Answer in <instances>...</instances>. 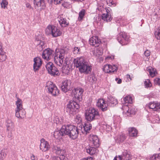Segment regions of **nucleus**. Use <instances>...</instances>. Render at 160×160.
<instances>
[{
	"label": "nucleus",
	"mask_w": 160,
	"mask_h": 160,
	"mask_svg": "<svg viewBox=\"0 0 160 160\" xmlns=\"http://www.w3.org/2000/svg\"><path fill=\"white\" fill-rule=\"evenodd\" d=\"M75 66L78 68L81 73L88 74L92 70V66L86 62L83 57H78L73 61Z\"/></svg>",
	"instance_id": "f257e3e1"
},
{
	"label": "nucleus",
	"mask_w": 160,
	"mask_h": 160,
	"mask_svg": "<svg viewBox=\"0 0 160 160\" xmlns=\"http://www.w3.org/2000/svg\"><path fill=\"white\" fill-rule=\"evenodd\" d=\"M85 118L87 120L91 122L96 119H99L100 116L97 110L90 108L86 111Z\"/></svg>",
	"instance_id": "f03ea898"
},
{
	"label": "nucleus",
	"mask_w": 160,
	"mask_h": 160,
	"mask_svg": "<svg viewBox=\"0 0 160 160\" xmlns=\"http://www.w3.org/2000/svg\"><path fill=\"white\" fill-rule=\"evenodd\" d=\"M64 131H65L66 135H68L71 138L75 139L78 136L79 131L77 128L72 125H65Z\"/></svg>",
	"instance_id": "7ed1b4c3"
},
{
	"label": "nucleus",
	"mask_w": 160,
	"mask_h": 160,
	"mask_svg": "<svg viewBox=\"0 0 160 160\" xmlns=\"http://www.w3.org/2000/svg\"><path fill=\"white\" fill-rule=\"evenodd\" d=\"M79 108V104L73 101H70L67 105V112L70 114L74 115L78 111Z\"/></svg>",
	"instance_id": "20e7f679"
},
{
	"label": "nucleus",
	"mask_w": 160,
	"mask_h": 160,
	"mask_svg": "<svg viewBox=\"0 0 160 160\" xmlns=\"http://www.w3.org/2000/svg\"><path fill=\"white\" fill-rule=\"evenodd\" d=\"M46 34L48 35L51 34L53 37H56L61 35L62 32L60 30L54 26L49 25L46 28L45 30Z\"/></svg>",
	"instance_id": "39448f33"
},
{
	"label": "nucleus",
	"mask_w": 160,
	"mask_h": 160,
	"mask_svg": "<svg viewBox=\"0 0 160 160\" xmlns=\"http://www.w3.org/2000/svg\"><path fill=\"white\" fill-rule=\"evenodd\" d=\"M65 55V51L63 49H61L57 52L54 57L55 63L59 66H61L63 64Z\"/></svg>",
	"instance_id": "423d86ee"
},
{
	"label": "nucleus",
	"mask_w": 160,
	"mask_h": 160,
	"mask_svg": "<svg viewBox=\"0 0 160 160\" xmlns=\"http://www.w3.org/2000/svg\"><path fill=\"white\" fill-rule=\"evenodd\" d=\"M46 88L53 96H57L59 94V91L56 86L51 81H48L46 83Z\"/></svg>",
	"instance_id": "0eeeda50"
},
{
	"label": "nucleus",
	"mask_w": 160,
	"mask_h": 160,
	"mask_svg": "<svg viewBox=\"0 0 160 160\" xmlns=\"http://www.w3.org/2000/svg\"><path fill=\"white\" fill-rule=\"evenodd\" d=\"M46 68L48 73L53 76H58L59 75V71L58 68L51 62L48 63L46 65Z\"/></svg>",
	"instance_id": "6e6552de"
},
{
	"label": "nucleus",
	"mask_w": 160,
	"mask_h": 160,
	"mask_svg": "<svg viewBox=\"0 0 160 160\" xmlns=\"http://www.w3.org/2000/svg\"><path fill=\"white\" fill-rule=\"evenodd\" d=\"M129 37L125 32H121L119 33L117 40L122 45L127 44L128 42Z\"/></svg>",
	"instance_id": "1a4fd4ad"
},
{
	"label": "nucleus",
	"mask_w": 160,
	"mask_h": 160,
	"mask_svg": "<svg viewBox=\"0 0 160 160\" xmlns=\"http://www.w3.org/2000/svg\"><path fill=\"white\" fill-rule=\"evenodd\" d=\"M131 159V155L130 152L127 150H124L122 155H119L118 157L116 156L113 160H130Z\"/></svg>",
	"instance_id": "9d476101"
},
{
	"label": "nucleus",
	"mask_w": 160,
	"mask_h": 160,
	"mask_svg": "<svg viewBox=\"0 0 160 160\" xmlns=\"http://www.w3.org/2000/svg\"><path fill=\"white\" fill-rule=\"evenodd\" d=\"M34 63L33 65V69L35 72L38 71L42 65V61L41 59L39 57H37L33 59Z\"/></svg>",
	"instance_id": "9b49d317"
},
{
	"label": "nucleus",
	"mask_w": 160,
	"mask_h": 160,
	"mask_svg": "<svg viewBox=\"0 0 160 160\" xmlns=\"http://www.w3.org/2000/svg\"><path fill=\"white\" fill-rule=\"evenodd\" d=\"M103 71L106 73H112L116 72L118 70L117 66L115 65H111L109 64H106L103 68Z\"/></svg>",
	"instance_id": "f8f14e48"
},
{
	"label": "nucleus",
	"mask_w": 160,
	"mask_h": 160,
	"mask_svg": "<svg viewBox=\"0 0 160 160\" xmlns=\"http://www.w3.org/2000/svg\"><path fill=\"white\" fill-rule=\"evenodd\" d=\"M83 92V90L81 88L74 89L72 90V95L75 99L80 100Z\"/></svg>",
	"instance_id": "ddd939ff"
},
{
	"label": "nucleus",
	"mask_w": 160,
	"mask_h": 160,
	"mask_svg": "<svg viewBox=\"0 0 160 160\" xmlns=\"http://www.w3.org/2000/svg\"><path fill=\"white\" fill-rule=\"evenodd\" d=\"M53 51L49 48L44 50L42 54V58L46 60H48L53 57Z\"/></svg>",
	"instance_id": "4468645a"
},
{
	"label": "nucleus",
	"mask_w": 160,
	"mask_h": 160,
	"mask_svg": "<svg viewBox=\"0 0 160 160\" xmlns=\"http://www.w3.org/2000/svg\"><path fill=\"white\" fill-rule=\"evenodd\" d=\"M50 148V146L48 142L45 140L43 138L41 140V143L40 145V149L43 152L48 151Z\"/></svg>",
	"instance_id": "2eb2a0df"
},
{
	"label": "nucleus",
	"mask_w": 160,
	"mask_h": 160,
	"mask_svg": "<svg viewBox=\"0 0 160 160\" xmlns=\"http://www.w3.org/2000/svg\"><path fill=\"white\" fill-rule=\"evenodd\" d=\"M71 83L70 80H66L62 82V85L61 87V90L64 92H67L70 88V85Z\"/></svg>",
	"instance_id": "dca6fc26"
},
{
	"label": "nucleus",
	"mask_w": 160,
	"mask_h": 160,
	"mask_svg": "<svg viewBox=\"0 0 160 160\" xmlns=\"http://www.w3.org/2000/svg\"><path fill=\"white\" fill-rule=\"evenodd\" d=\"M97 106L100 108L103 111H106L108 109V105L102 99H99L97 103Z\"/></svg>",
	"instance_id": "f3484780"
},
{
	"label": "nucleus",
	"mask_w": 160,
	"mask_h": 160,
	"mask_svg": "<svg viewBox=\"0 0 160 160\" xmlns=\"http://www.w3.org/2000/svg\"><path fill=\"white\" fill-rule=\"evenodd\" d=\"M58 21L61 27H65L68 26L69 22L65 16L63 15H60L58 17Z\"/></svg>",
	"instance_id": "a211bd4d"
},
{
	"label": "nucleus",
	"mask_w": 160,
	"mask_h": 160,
	"mask_svg": "<svg viewBox=\"0 0 160 160\" xmlns=\"http://www.w3.org/2000/svg\"><path fill=\"white\" fill-rule=\"evenodd\" d=\"M90 144L93 146L98 147L99 145V140L98 137L94 135L91 136L90 138Z\"/></svg>",
	"instance_id": "6ab92c4d"
},
{
	"label": "nucleus",
	"mask_w": 160,
	"mask_h": 160,
	"mask_svg": "<svg viewBox=\"0 0 160 160\" xmlns=\"http://www.w3.org/2000/svg\"><path fill=\"white\" fill-rule=\"evenodd\" d=\"M101 42L100 39L97 36L92 37L89 39L90 44L95 47L98 46Z\"/></svg>",
	"instance_id": "aec40b11"
},
{
	"label": "nucleus",
	"mask_w": 160,
	"mask_h": 160,
	"mask_svg": "<svg viewBox=\"0 0 160 160\" xmlns=\"http://www.w3.org/2000/svg\"><path fill=\"white\" fill-rule=\"evenodd\" d=\"M65 126H63L61 129L60 130L55 131L54 133V137L57 139H59L62 138V136L66 135L65 131H64L63 129L65 128Z\"/></svg>",
	"instance_id": "412c9836"
},
{
	"label": "nucleus",
	"mask_w": 160,
	"mask_h": 160,
	"mask_svg": "<svg viewBox=\"0 0 160 160\" xmlns=\"http://www.w3.org/2000/svg\"><path fill=\"white\" fill-rule=\"evenodd\" d=\"M44 0H34L35 8L38 10H41L45 7Z\"/></svg>",
	"instance_id": "4be33fe9"
},
{
	"label": "nucleus",
	"mask_w": 160,
	"mask_h": 160,
	"mask_svg": "<svg viewBox=\"0 0 160 160\" xmlns=\"http://www.w3.org/2000/svg\"><path fill=\"white\" fill-rule=\"evenodd\" d=\"M26 114L24 109L15 111V116L19 119L24 118L26 116Z\"/></svg>",
	"instance_id": "5701e85b"
},
{
	"label": "nucleus",
	"mask_w": 160,
	"mask_h": 160,
	"mask_svg": "<svg viewBox=\"0 0 160 160\" xmlns=\"http://www.w3.org/2000/svg\"><path fill=\"white\" fill-rule=\"evenodd\" d=\"M7 56L6 55L5 52L2 48V45L0 43V62H2L4 61L6 59Z\"/></svg>",
	"instance_id": "b1692460"
},
{
	"label": "nucleus",
	"mask_w": 160,
	"mask_h": 160,
	"mask_svg": "<svg viewBox=\"0 0 160 160\" xmlns=\"http://www.w3.org/2000/svg\"><path fill=\"white\" fill-rule=\"evenodd\" d=\"M128 132L130 137H136L137 136L138 131L134 128H129Z\"/></svg>",
	"instance_id": "393cba45"
},
{
	"label": "nucleus",
	"mask_w": 160,
	"mask_h": 160,
	"mask_svg": "<svg viewBox=\"0 0 160 160\" xmlns=\"http://www.w3.org/2000/svg\"><path fill=\"white\" fill-rule=\"evenodd\" d=\"M16 104L17 107L15 109V111L24 109L23 108L22 101L18 98H17V100L16 102Z\"/></svg>",
	"instance_id": "a878e982"
},
{
	"label": "nucleus",
	"mask_w": 160,
	"mask_h": 160,
	"mask_svg": "<svg viewBox=\"0 0 160 160\" xmlns=\"http://www.w3.org/2000/svg\"><path fill=\"white\" fill-rule=\"evenodd\" d=\"M7 130L10 132L12 131L14 128V124L12 121L10 120H8L6 125Z\"/></svg>",
	"instance_id": "bb28decb"
},
{
	"label": "nucleus",
	"mask_w": 160,
	"mask_h": 160,
	"mask_svg": "<svg viewBox=\"0 0 160 160\" xmlns=\"http://www.w3.org/2000/svg\"><path fill=\"white\" fill-rule=\"evenodd\" d=\"M102 18L103 20L107 22H110L112 20V18L109 13H104L102 15Z\"/></svg>",
	"instance_id": "cd10ccee"
},
{
	"label": "nucleus",
	"mask_w": 160,
	"mask_h": 160,
	"mask_svg": "<svg viewBox=\"0 0 160 160\" xmlns=\"http://www.w3.org/2000/svg\"><path fill=\"white\" fill-rule=\"evenodd\" d=\"M147 70L149 72L150 75L152 77H154L157 73L156 69L151 66L147 67Z\"/></svg>",
	"instance_id": "c85d7f7f"
},
{
	"label": "nucleus",
	"mask_w": 160,
	"mask_h": 160,
	"mask_svg": "<svg viewBox=\"0 0 160 160\" xmlns=\"http://www.w3.org/2000/svg\"><path fill=\"white\" fill-rule=\"evenodd\" d=\"M87 153H88L91 155H92L95 154L97 152L96 149L94 147H89L87 148Z\"/></svg>",
	"instance_id": "c756f323"
},
{
	"label": "nucleus",
	"mask_w": 160,
	"mask_h": 160,
	"mask_svg": "<svg viewBox=\"0 0 160 160\" xmlns=\"http://www.w3.org/2000/svg\"><path fill=\"white\" fill-rule=\"evenodd\" d=\"M126 136L123 133L119 135L116 139V141L118 142H123L126 139Z\"/></svg>",
	"instance_id": "7c9ffc66"
},
{
	"label": "nucleus",
	"mask_w": 160,
	"mask_h": 160,
	"mask_svg": "<svg viewBox=\"0 0 160 160\" xmlns=\"http://www.w3.org/2000/svg\"><path fill=\"white\" fill-rule=\"evenodd\" d=\"M72 67L69 65L65 66L62 69V72L66 74H68L72 69Z\"/></svg>",
	"instance_id": "2f4dec72"
},
{
	"label": "nucleus",
	"mask_w": 160,
	"mask_h": 160,
	"mask_svg": "<svg viewBox=\"0 0 160 160\" xmlns=\"http://www.w3.org/2000/svg\"><path fill=\"white\" fill-rule=\"evenodd\" d=\"M92 128V125L89 123H85L83 127L84 130L86 132H88V131H89Z\"/></svg>",
	"instance_id": "473e14b6"
},
{
	"label": "nucleus",
	"mask_w": 160,
	"mask_h": 160,
	"mask_svg": "<svg viewBox=\"0 0 160 160\" xmlns=\"http://www.w3.org/2000/svg\"><path fill=\"white\" fill-rule=\"evenodd\" d=\"M123 100L125 103H132V97L130 96H127L125 97Z\"/></svg>",
	"instance_id": "72a5a7b5"
},
{
	"label": "nucleus",
	"mask_w": 160,
	"mask_h": 160,
	"mask_svg": "<svg viewBox=\"0 0 160 160\" xmlns=\"http://www.w3.org/2000/svg\"><path fill=\"white\" fill-rule=\"evenodd\" d=\"M36 41L38 42H37V48H39V50H42L43 49V42H42L41 40H37Z\"/></svg>",
	"instance_id": "f704fd0d"
},
{
	"label": "nucleus",
	"mask_w": 160,
	"mask_h": 160,
	"mask_svg": "<svg viewBox=\"0 0 160 160\" xmlns=\"http://www.w3.org/2000/svg\"><path fill=\"white\" fill-rule=\"evenodd\" d=\"M85 11L84 9H82L79 13V16L78 18V19L79 21L81 20L83 16L85 15Z\"/></svg>",
	"instance_id": "c9c22d12"
},
{
	"label": "nucleus",
	"mask_w": 160,
	"mask_h": 160,
	"mask_svg": "<svg viewBox=\"0 0 160 160\" xmlns=\"http://www.w3.org/2000/svg\"><path fill=\"white\" fill-rule=\"evenodd\" d=\"M144 84L145 87L147 88L150 87L152 86V84L150 80L148 79L145 80L144 82Z\"/></svg>",
	"instance_id": "e433bc0d"
},
{
	"label": "nucleus",
	"mask_w": 160,
	"mask_h": 160,
	"mask_svg": "<svg viewBox=\"0 0 160 160\" xmlns=\"http://www.w3.org/2000/svg\"><path fill=\"white\" fill-rule=\"evenodd\" d=\"M75 122L77 124H79L82 122V118L80 115H78L76 116L75 118Z\"/></svg>",
	"instance_id": "4c0bfd02"
},
{
	"label": "nucleus",
	"mask_w": 160,
	"mask_h": 160,
	"mask_svg": "<svg viewBox=\"0 0 160 160\" xmlns=\"http://www.w3.org/2000/svg\"><path fill=\"white\" fill-rule=\"evenodd\" d=\"M155 35L158 39L160 40V27H159L157 31L155 32Z\"/></svg>",
	"instance_id": "58836bf2"
},
{
	"label": "nucleus",
	"mask_w": 160,
	"mask_h": 160,
	"mask_svg": "<svg viewBox=\"0 0 160 160\" xmlns=\"http://www.w3.org/2000/svg\"><path fill=\"white\" fill-rule=\"evenodd\" d=\"M148 107L150 109L153 110L154 111H156V108H155V102H151L148 105Z\"/></svg>",
	"instance_id": "ea45409f"
},
{
	"label": "nucleus",
	"mask_w": 160,
	"mask_h": 160,
	"mask_svg": "<svg viewBox=\"0 0 160 160\" xmlns=\"http://www.w3.org/2000/svg\"><path fill=\"white\" fill-rule=\"evenodd\" d=\"M94 55L96 56H100L102 54V52L101 50L99 49H97L96 50H94Z\"/></svg>",
	"instance_id": "a19ab883"
},
{
	"label": "nucleus",
	"mask_w": 160,
	"mask_h": 160,
	"mask_svg": "<svg viewBox=\"0 0 160 160\" xmlns=\"http://www.w3.org/2000/svg\"><path fill=\"white\" fill-rule=\"evenodd\" d=\"M160 159V153L155 154L153 155L151 158L152 160H157Z\"/></svg>",
	"instance_id": "79ce46f5"
},
{
	"label": "nucleus",
	"mask_w": 160,
	"mask_h": 160,
	"mask_svg": "<svg viewBox=\"0 0 160 160\" xmlns=\"http://www.w3.org/2000/svg\"><path fill=\"white\" fill-rule=\"evenodd\" d=\"M1 5V7L2 8L5 9L7 7L8 5V2L6 1L2 2H0Z\"/></svg>",
	"instance_id": "37998d69"
},
{
	"label": "nucleus",
	"mask_w": 160,
	"mask_h": 160,
	"mask_svg": "<svg viewBox=\"0 0 160 160\" xmlns=\"http://www.w3.org/2000/svg\"><path fill=\"white\" fill-rule=\"evenodd\" d=\"M135 114V111L134 109H128L127 112V116H129L131 115H134Z\"/></svg>",
	"instance_id": "c03bdc74"
},
{
	"label": "nucleus",
	"mask_w": 160,
	"mask_h": 160,
	"mask_svg": "<svg viewBox=\"0 0 160 160\" xmlns=\"http://www.w3.org/2000/svg\"><path fill=\"white\" fill-rule=\"evenodd\" d=\"M80 49L77 47H75L73 50V52L74 54L79 53H80Z\"/></svg>",
	"instance_id": "a18cd8bd"
},
{
	"label": "nucleus",
	"mask_w": 160,
	"mask_h": 160,
	"mask_svg": "<svg viewBox=\"0 0 160 160\" xmlns=\"http://www.w3.org/2000/svg\"><path fill=\"white\" fill-rule=\"evenodd\" d=\"M110 102L112 104H116L118 103L117 100L113 97L110 98Z\"/></svg>",
	"instance_id": "49530a36"
},
{
	"label": "nucleus",
	"mask_w": 160,
	"mask_h": 160,
	"mask_svg": "<svg viewBox=\"0 0 160 160\" xmlns=\"http://www.w3.org/2000/svg\"><path fill=\"white\" fill-rule=\"evenodd\" d=\"M89 81L92 83H94L97 80L96 78L94 76H91L90 77Z\"/></svg>",
	"instance_id": "de8ad7c7"
},
{
	"label": "nucleus",
	"mask_w": 160,
	"mask_h": 160,
	"mask_svg": "<svg viewBox=\"0 0 160 160\" xmlns=\"http://www.w3.org/2000/svg\"><path fill=\"white\" fill-rule=\"evenodd\" d=\"M65 153V151L64 150L61 149L60 150L56 153V154L60 156H63Z\"/></svg>",
	"instance_id": "09e8293b"
},
{
	"label": "nucleus",
	"mask_w": 160,
	"mask_h": 160,
	"mask_svg": "<svg viewBox=\"0 0 160 160\" xmlns=\"http://www.w3.org/2000/svg\"><path fill=\"white\" fill-rule=\"evenodd\" d=\"M155 108H156V111H159L160 110V103L158 102H155Z\"/></svg>",
	"instance_id": "8fccbe9b"
},
{
	"label": "nucleus",
	"mask_w": 160,
	"mask_h": 160,
	"mask_svg": "<svg viewBox=\"0 0 160 160\" xmlns=\"http://www.w3.org/2000/svg\"><path fill=\"white\" fill-rule=\"evenodd\" d=\"M62 0H51V2L55 4H60Z\"/></svg>",
	"instance_id": "3c124183"
},
{
	"label": "nucleus",
	"mask_w": 160,
	"mask_h": 160,
	"mask_svg": "<svg viewBox=\"0 0 160 160\" xmlns=\"http://www.w3.org/2000/svg\"><path fill=\"white\" fill-rule=\"evenodd\" d=\"M61 149L59 147L57 146H54L53 148V150L54 151H55L56 153L57 152L60 150Z\"/></svg>",
	"instance_id": "603ef678"
},
{
	"label": "nucleus",
	"mask_w": 160,
	"mask_h": 160,
	"mask_svg": "<svg viewBox=\"0 0 160 160\" xmlns=\"http://www.w3.org/2000/svg\"><path fill=\"white\" fill-rule=\"evenodd\" d=\"M6 156V152L4 151H2L0 153V157L2 158V160Z\"/></svg>",
	"instance_id": "864d4df0"
},
{
	"label": "nucleus",
	"mask_w": 160,
	"mask_h": 160,
	"mask_svg": "<svg viewBox=\"0 0 160 160\" xmlns=\"http://www.w3.org/2000/svg\"><path fill=\"white\" fill-rule=\"evenodd\" d=\"M154 83L155 84H157L159 85H160V79L158 78H156L154 79Z\"/></svg>",
	"instance_id": "5fc2aeb1"
},
{
	"label": "nucleus",
	"mask_w": 160,
	"mask_h": 160,
	"mask_svg": "<svg viewBox=\"0 0 160 160\" xmlns=\"http://www.w3.org/2000/svg\"><path fill=\"white\" fill-rule=\"evenodd\" d=\"M151 52L148 50H146L144 52V54L146 57H148L150 55Z\"/></svg>",
	"instance_id": "6e6d98bb"
},
{
	"label": "nucleus",
	"mask_w": 160,
	"mask_h": 160,
	"mask_svg": "<svg viewBox=\"0 0 160 160\" xmlns=\"http://www.w3.org/2000/svg\"><path fill=\"white\" fill-rule=\"evenodd\" d=\"M26 7L27 8H28L29 9H32V7L31 5V4L28 3H27L26 4Z\"/></svg>",
	"instance_id": "4d7b16f0"
},
{
	"label": "nucleus",
	"mask_w": 160,
	"mask_h": 160,
	"mask_svg": "<svg viewBox=\"0 0 160 160\" xmlns=\"http://www.w3.org/2000/svg\"><path fill=\"white\" fill-rule=\"evenodd\" d=\"M53 160H61V158L59 157H52Z\"/></svg>",
	"instance_id": "13d9d810"
},
{
	"label": "nucleus",
	"mask_w": 160,
	"mask_h": 160,
	"mask_svg": "<svg viewBox=\"0 0 160 160\" xmlns=\"http://www.w3.org/2000/svg\"><path fill=\"white\" fill-rule=\"evenodd\" d=\"M127 78L128 79V80L129 81H131L132 79L131 77H130V75L128 74L127 75Z\"/></svg>",
	"instance_id": "bf43d9fd"
},
{
	"label": "nucleus",
	"mask_w": 160,
	"mask_h": 160,
	"mask_svg": "<svg viewBox=\"0 0 160 160\" xmlns=\"http://www.w3.org/2000/svg\"><path fill=\"white\" fill-rule=\"evenodd\" d=\"M107 4H108L109 3H111L112 4V0H107Z\"/></svg>",
	"instance_id": "052dcab7"
},
{
	"label": "nucleus",
	"mask_w": 160,
	"mask_h": 160,
	"mask_svg": "<svg viewBox=\"0 0 160 160\" xmlns=\"http://www.w3.org/2000/svg\"><path fill=\"white\" fill-rule=\"evenodd\" d=\"M31 159L32 160H35V156L34 155H32L31 156Z\"/></svg>",
	"instance_id": "680f3d73"
},
{
	"label": "nucleus",
	"mask_w": 160,
	"mask_h": 160,
	"mask_svg": "<svg viewBox=\"0 0 160 160\" xmlns=\"http://www.w3.org/2000/svg\"><path fill=\"white\" fill-rule=\"evenodd\" d=\"M86 159V160H92V157H90L89 158H85Z\"/></svg>",
	"instance_id": "e2e57ef3"
},
{
	"label": "nucleus",
	"mask_w": 160,
	"mask_h": 160,
	"mask_svg": "<svg viewBox=\"0 0 160 160\" xmlns=\"http://www.w3.org/2000/svg\"><path fill=\"white\" fill-rule=\"evenodd\" d=\"M122 82V80L121 79H119L117 82V83L118 84H120Z\"/></svg>",
	"instance_id": "0e129e2a"
},
{
	"label": "nucleus",
	"mask_w": 160,
	"mask_h": 160,
	"mask_svg": "<svg viewBox=\"0 0 160 160\" xmlns=\"http://www.w3.org/2000/svg\"><path fill=\"white\" fill-rule=\"evenodd\" d=\"M106 12H107V13H109V10L107 9L106 10Z\"/></svg>",
	"instance_id": "69168bd1"
},
{
	"label": "nucleus",
	"mask_w": 160,
	"mask_h": 160,
	"mask_svg": "<svg viewBox=\"0 0 160 160\" xmlns=\"http://www.w3.org/2000/svg\"><path fill=\"white\" fill-rule=\"evenodd\" d=\"M6 1V0H0V2H2L4 1Z\"/></svg>",
	"instance_id": "338daca9"
},
{
	"label": "nucleus",
	"mask_w": 160,
	"mask_h": 160,
	"mask_svg": "<svg viewBox=\"0 0 160 160\" xmlns=\"http://www.w3.org/2000/svg\"><path fill=\"white\" fill-rule=\"evenodd\" d=\"M81 160H86V159L85 158L84 159H81Z\"/></svg>",
	"instance_id": "774afa93"
}]
</instances>
